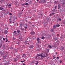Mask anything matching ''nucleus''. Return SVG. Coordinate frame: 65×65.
I'll list each match as a JSON object with an SVG mask.
<instances>
[{"instance_id":"obj_1","label":"nucleus","mask_w":65,"mask_h":65,"mask_svg":"<svg viewBox=\"0 0 65 65\" xmlns=\"http://www.w3.org/2000/svg\"><path fill=\"white\" fill-rule=\"evenodd\" d=\"M35 32L34 31H31L30 32V34L31 35H34Z\"/></svg>"},{"instance_id":"obj_2","label":"nucleus","mask_w":65,"mask_h":65,"mask_svg":"<svg viewBox=\"0 0 65 65\" xmlns=\"http://www.w3.org/2000/svg\"><path fill=\"white\" fill-rule=\"evenodd\" d=\"M42 54H39V56H40L41 57H42L43 58H44V57H46V56H45V55H44V56H43Z\"/></svg>"},{"instance_id":"obj_3","label":"nucleus","mask_w":65,"mask_h":65,"mask_svg":"<svg viewBox=\"0 0 65 65\" xmlns=\"http://www.w3.org/2000/svg\"><path fill=\"white\" fill-rule=\"evenodd\" d=\"M29 48H32L33 47V45H31L30 46H28Z\"/></svg>"},{"instance_id":"obj_4","label":"nucleus","mask_w":65,"mask_h":65,"mask_svg":"<svg viewBox=\"0 0 65 65\" xmlns=\"http://www.w3.org/2000/svg\"><path fill=\"white\" fill-rule=\"evenodd\" d=\"M24 43L25 44V45H26V44H27L28 43V42L27 41H26L25 42H24Z\"/></svg>"},{"instance_id":"obj_5","label":"nucleus","mask_w":65,"mask_h":65,"mask_svg":"<svg viewBox=\"0 0 65 65\" xmlns=\"http://www.w3.org/2000/svg\"><path fill=\"white\" fill-rule=\"evenodd\" d=\"M46 2V0H43L42 1V3H45Z\"/></svg>"},{"instance_id":"obj_6","label":"nucleus","mask_w":65,"mask_h":65,"mask_svg":"<svg viewBox=\"0 0 65 65\" xmlns=\"http://www.w3.org/2000/svg\"><path fill=\"white\" fill-rule=\"evenodd\" d=\"M7 30H5L4 31V33L5 34H7V32H8Z\"/></svg>"},{"instance_id":"obj_7","label":"nucleus","mask_w":65,"mask_h":65,"mask_svg":"<svg viewBox=\"0 0 65 65\" xmlns=\"http://www.w3.org/2000/svg\"><path fill=\"white\" fill-rule=\"evenodd\" d=\"M53 46L54 47H56L57 46V45L56 44H54Z\"/></svg>"},{"instance_id":"obj_8","label":"nucleus","mask_w":65,"mask_h":65,"mask_svg":"<svg viewBox=\"0 0 65 65\" xmlns=\"http://www.w3.org/2000/svg\"><path fill=\"white\" fill-rule=\"evenodd\" d=\"M47 46L49 48H51L52 47V46H51L50 45H48Z\"/></svg>"},{"instance_id":"obj_9","label":"nucleus","mask_w":65,"mask_h":65,"mask_svg":"<svg viewBox=\"0 0 65 65\" xmlns=\"http://www.w3.org/2000/svg\"><path fill=\"white\" fill-rule=\"evenodd\" d=\"M60 38L61 39H63V38H64V36H63V35H61L60 37Z\"/></svg>"},{"instance_id":"obj_10","label":"nucleus","mask_w":65,"mask_h":65,"mask_svg":"<svg viewBox=\"0 0 65 65\" xmlns=\"http://www.w3.org/2000/svg\"><path fill=\"white\" fill-rule=\"evenodd\" d=\"M54 3L55 4H58V1H55L54 2Z\"/></svg>"},{"instance_id":"obj_11","label":"nucleus","mask_w":65,"mask_h":65,"mask_svg":"<svg viewBox=\"0 0 65 65\" xmlns=\"http://www.w3.org/2000/svg\"><path fill=\"white\" fill-rule=\"evenodd\" d=\"M0 54L2 55H2H3V52H2L1 51L0 52Z\"/></svg>"},{"instance_id":"obj_12","label":"nucleus","mask_w":65,"mask_h":65,"mask_svg":"<svg viewBox=\"0 0 65 65\" xmlns=\"http://www.w3.org/2000/svg\"><path fill=\"white\" fill-rule=\"evenodd\" d=\"M17 32V31H14L13 32V34L14 35H17V34H16V32Z\"/></svg>"},{"instance_id":"obj_13","label":"nucleus","mask_w":65,"mask_h":65,"mask_svg":"<svg viewBox=\"0 0 65 65\" xmlns=\"http://www.w3.org/2000/svg\"><path fill=\"white\" fill-rule=\"evenodd\" d=\"M36 62H37V63H35V64H36V65H38V61H36Z\"/></svg>"},{"instance_id":"obj_14","label":"nucleus","mask_w":65,"mask_h":65,"mask_svg":"<svg viewBox=\"0 0 65 65\" xmlns=\"http://www.w3.org/2000/svg\"><path fill=\"white\" fill-rule=\"evenodd\" d=\"M54 14H55V13H52L50 14V16H52V15H54Z\"/></svg>"},{"instance_id":"obj_15","label":"nucleus","mask_w":65,"mask_h":65,"mask_svg":"<svg viewBox=\"0 0 65 65\" xmlns=\"http://www.w3.org/2000/svg\"><path fill=\"white\" fill-rule=\"evenodd\" d=\"M51 32H53H53H54V30L53 29H51Z\"/></svg>"},{"instance_id":"obj_16","label":"nucleus","mask_w":65,"mask_h":65,"mask_svg":"<svg viewBox=\"0 0 65 65\" xmlns=\"http://www.w3.org/2000/svg\"><path fill=\"white\" fill-rule=\"evenodd\" d=\"M4 42H3V40H2L1 41V43H3Z\"/></svg>"},{"instance_id":"obj_17","label":"nucleus","mask_w":65,"mask_h":65,"mask_svg":"<svg viewBox=\"0 0 65 65\" xmlns=\"http://www.w3.org/2000/svg\"><path fill=\"white\" fill-rule=\"evenodd\" d=\"M58 39V38H54V40L55 41H56V40H57Z\"/></svg>"},{"instance_id":"obj_18","label":"nucleus","mask_w":65,"mask_h":65,"mask_svg":"<svg viewBox=\"0 0 65 65\" xmlns=\"http://www.w3.org/2000/svg\"><path fill=\"white\" fill-rule=\"evenodd\" d=\"M53 29H56V27L55 26H54L53 27Z\"/></svg>"},{"instance_id":"obj_19","label":"nucleus","mask_w":65,"mask_h":65,"mask_svg":"<svg viewBox=\"0 0 65 65\" xmlns=\"http://www.w3.org/2000/svg\"><path fill=\"white\" fill-rule=\"evenodd\" d=\"M45 37H44L43 36L41 38V39H45Z\"/></svg>"},{"instance_id":"obj_20","label":"nucleus","mask_w":65,"mask_h":65,"mask_svg":"<svg viewBox=\"0 0 65 65\" xmlns=\"http://www.w3.org/2000/svg\"><path fill=\"white\" fill-rule=\"evenodd\" d=\"M20 31H21L19 30H17V32H18V33H20Z\"/></svg>"},{"instance_id":"obj_21","label":"nucleus","mask_w":65,"mask_h":65,"mask_svg":"<svg viewBox=\"0 0 65 65\" xmlns=\"http://www.w3.org/2000/svg\"><path fill=\"white\" fill-rule=\"evenodd\" d=\"M60 7H61L60 6V5H58V9H59V8H60Z\"/></svg>"},{"instance_id":"obj_22","label":"nucleus","mask_w":65,"mask_h":65,"mask_svg":"<svg viewBox=\"0 0 65 65\" xmlns=\"http://www.w3.org/2000/svg\"><path fill=\"white\" fill-rule=\"evenodd\" d=\"M59 21H61V18H59L58 19Z\"/></svg>"},{"instance_id":"obj_23","label":"nucleus","mask_w":65,"mask_h":65,"mask_svg":"<svg viewBox=\"0 0 65 65\" xmlns=\"http://www.w3.org/2000/svg\"><path fill=\"white\" fill-rule=\"evenodd\" d=\"M56 11V10L55 9H54L52 10V11H53V12H55Z\"/></svg>"},{"instance_id":"obj_24","label":"nucleus","mask_w":65,"mask_h":65,"mask_svg":"<svg viewBox=\"0 0 65 65\" xmlns=\"http://www.w3.org/2000/svg\"><path fill=\"white\" fill-rule=\"evenodd\" d=\"M39 57V54H37V56H36V58H37V57Z\"/></svg>"},{"instance_id":"obj_25","label":"nucleus","mask_w":65,"mask_h":65,"mask_svg":"<svg viewBox=\"0 0 65 65\" xmlns=\"http://www.w3.org/2000/svg\"><path fill=\"white\" fill-rule=\"evenodd\" d=\"M42 2L41 1L39 2V3H42Z\"/></svg>"},{"instance_id":"obj_26","label":"nucleus","mask_w":65,"mask_h":65,"mask_svg":"<svg viewBox=\"0 0 65 65\" xmlns=\"http://www.w3.org/2000/svg\"><path fill=\"white\" fill-rule=\"evenodd\" d=\"M2 9H3V8L0 7V10H2Z\"/></svg>"},{"instance_id":"obj_27","label":"nucleus","mask_w":65,"mask_h":65,"mask_svg":"<svg viewBox=\"0 0 65 65\" xmlns=\"http://www.w3.org/2000/svg\"><path fill=\"white\" fill-rule=\"evenodd\" d=\"M56 26H57V27H59V26H60V25L58 24L56 25Z\"/></svg>"},{"instance_id":"obj_28","label":"nucleus","mask_w":65,"mask_h":65,"mask_svg":"<svg viewBox=\"0 0 65 65\" xmlns=\"http://www.w3.org/2000/svg\"><path fill=\"white\" fill-rule=\"evenodd\" d=\"M28 4H29L28 3H26L25 4L26 5H28Z\"/></svg>"},{"instance_id":"obj_29","label":"nucleus","mask_w":65,"mask_h":65,"mask_svg":"<svg viewBox=\"0 0 65 65\" xmlns=\"http://www.w3.org/2000/svg\"><path fill=\"white\" fill-rule=\"evenodd\" d=\"M32 2L31 1H30V2H29V3H30V4H31V3H32Z\"/></svg>"},{"instance_id":"obj_30","label":"nucleus","mask_w":65,"mask_h":65,"mask_svg":"<svg viewBox=\"0 0 65 65\" xmlns=\"http://www.w3.org/2000/svg\"><path fill=\"white\" fill-rule=\"evenodd\" d=\"M8 6H11V4H7Z\"/></svg>"},{"instance_id":"obj_31","label":"nucleus","mask_w":65,"mask_h":65,"mask_svg":"<svg viewBox=\"0 0 65 65\" xmlns=\"http://www.w3.org/2000/svg\"><path fill=\"white\" fill-rule=\"evenodd\" d=\"M10 49H11V50H12V49H13V47H10Z\"/></svg>"},{"instance_id":"obj_32","label":"nucleus","mask_w":65,"mask_h":65,"mask_svg":"<svg viewBox=\"0 0 65 65\" xmlns=\"http://www.w3.org/2000/svg\"><path fill=\"white\" fill-rule=\"evenodd\" d=\"M37 41H39V38H37Z\"/></svg>"},{"instance_id":"obj_33","label":"nucleus","mask_w":65,"mask_h":65,"mask_svg":"<svg viewBox=\"0 0 65 65\" xmlns=\"http://www.w3.org/2000/svg\"><path fill=\"white\" fill-rule=\"evenodd\" d=\"M63 23L64 25L65 24V21H63Z\"/></svg>"},{"instance_id":"obj_34","label":"nucleus","mask_w":65,"mask_h":65,"mask_svg":"<svg viewBox=\"0 0 65 65\" xmlns=\"http://www.w3.org/2000/svg\"><path fill=\"white\" fill-rule=\"evenodd\" d=\"M62 4H63V5H65V3H64V2H63L62 3Z\"/></svg>"},{"instance_id":"obj_35","label":"nucleus","mask_w":65,"mask_h":65,"mask_svg":"<svg viewBox=\"0 0 65 65\" xmlns=\"http://www.w3.org/2000/svg\"><path fill=\"white\" fill-rule=\"evenodd\" d=\"M21 30L22 31H23L24 30V29L23 28H22V29H21Z\"/></svg>"},{"instance_id":"obj_36","label":"nucleus","mask_w":65,"mask_h":65,"mask_svg":"<svg viewBox=\"0 0 65 65\" xmlns=\"http://www.w3.org/2000/svg\"><path fill=\"white\" fill-rule=\"evenodd\" d=\"M50 18H48V19H47V21H48V20H50Z\"/></svg>"},{"instance_id":"obj_37","label":"nucleus","mask_w":65,"mask_h":65,"mask_svg":"<svg viewBox=\"0 0 65 65\" xmlns=\"http://www.w3.org/2000/svg\"><path fill=\"white\" fill-rule=\"evenodd\" d=\"M7 64L6 63H4V65H7Z\"/></svg>"},{"instance_id":"obj_38","label":"nucleus","mask_w":65,"mask_h":65,"mask_svg":"<svg viewBox=\"0 0 65 65\" xmlns=\"http://www.w3.org/2000/svg\"><path fill=\"white\" fill-rule=\"evenodd\" d=\"M32 27H34V25H32Z\"/></svg>"},{"instance_id":"obj_39","label":"nucleus","mask_w":65,"mask_h":65,"mask_svg":"<svg viewBox=\"0 0 65 65\" xmlns=\"http://www.w3.org/2000/svg\"><path fill=\"white\" fill-rule=\"evenodd\" d=\"M22 39V37H20L19 38V39Z\"/></svg>"},{"instance_id":"obj_40","label":"nucleus","mask_w":65,"mask_h":65,"mask_svg":"<svg viewBox=\"0 0 65 65\" xmlns=\"http://www.w3.org/2000/svg\"><path fill=\"white\" fill-rule=\"evenodd\" d=\"M62 50H64V47H62Z\"/></svg>"},{"instance_id":"obj_41","label":"nucleus","mask_w":65,"mask_h":65,"mask_svg":"<svg viewBox=\"0 0 65 65\" xmlns=\"http://www.w3.org/2000/svg\"><path fill=\"white\" fill-rule=\"evenodd\" d=\"M47 51H48V52H49V51H50V49H47Z\"/></svg>"},{"instance_id":"obj_42","label":"nucleus","mask_w":65,"mask_h":65,"mask_svg":"<svg viewBox=\"0 0 65 65\" xmlns=\"http://www.w3.org/2000/svg\"><path fill=\"white\" fill-rule=\"evenodd\" d=\"M59 34H58L57 35V37H59Z\"/></svg>"},{"instance_id":"obj_43","label":"nucleus","mask_w":65,"mask_h":65,"mask_svg":"<svg viewBox=\"0 0 65 65\" xmlns=\"http://www.w3.org/2000/svg\"><path fill=\"white\" fill-rule=\"evenodd\" d=\"M9 15H12V14L11 13H10V14H9Z\"/></svg>"},{"instance_id":"obj_44","label":"nucleus","mask_w":65,"mask_h":65,"mask_svg":"<svg viewBox=\"0 0 65 65\" xmlns=\"http://www.w3.org/2000/svg\"><path fill=\"white\" fill-rule=\"evenodd\" d=\"M57 6H55V9H56V8H57Z\"/></svg>"},{"instance_id":"obj_45","label":"nucleus","mask_w":65,"mask_h":65,"mask_svg":"<svg viewBox=\"0 0 65 65\" xmlns=\"http://www.w3.org/2000/svg\"><path fill=\"white\" fill-rule=\"evenodd\" d=\"M23 22H25V20H23Z\"/></svg>"},{"instance_id":"obj_46","label":"nucleus","mask_w":65,"mask_h":65,"mask_svg":"<svg viewBox=\"0 0 65 65\" xmlns=\"http://www.w3.org/2000/svg\"><path fill=\"white\" fill-rule=\"evenodd\" d=\"M13 39L14 40H15V38H14V37H13Z\"/></svg>"},{"instance_id":"obj_47","label":"nucleus","mask_w":65,"mask_h":65,"mask_svg":"<svg viewBox=\"0 0 65 65\" xmlns=\"http://www.w3.org/2000/svg\"><path fill=\"white\" fill-rule=\"evenodd\" d=\"M21 62H22V63H23V62H24V61H23L21 60Z\"/></svg>"},{"instance_id":"obj_48","label":"nucleus","mask_w":65,"mask_h":65,"mask_svg":"<svg viewBox=\"0 0 65 65\" xmlns=\"http://www.w3.org/2000/svg\"><path fill=\"white\" fill-rule=\"evenodd\" d=\"M32 38H33V39H34L35 38H33V37H33V36H32Z\"/></svg>"},{"instance_id":"obj_49","label":"nucleus","mask_w":65,"mask_h":65,"mask_svg":"<svg viewBox=\"0 0 65 65\" xmlns=\"http://www.w3.org/2000/svg\"><path fill=\"white\" fill-rule=\"evenodd\" d=\"M62 61H61V60H60V63H62Z\"/></svg>"},{"instance_id":"obj_50","label":"nucleus","mask_w":65,"mask_h":65,"mask_svg":"<svg viewBox=\"0 0 65 65\" xmlns=\"http://www.w3.org/2000/svg\"><path fill=\"white\" fill-rule=\"evenodd\" d=\"M57 59H59V57L58 56L57 57Z\"/></svg>"},{"instance_id":"obj_51","label":"nucleus","mask_w":65,"mask_h":65,"mask_svg":"<svg viewBox=\"0 0 65 65\" xmlns=\"http://www.w3.org/2000/svg\"><path fill=\"white\" fill-rule=\"evenodd\" d=\"M7 41H8V40L7 39L6 40V42H7Z\"/></svg>"},{"instance_id":"obj_52","label":"nucleus","mask_w":65,"mask_h":65,"mask_svg":"<svg viewBox=\"0 0 65 65\" xmlns=\"http://www.w3.org/2000/svg\"><path fill=\"white\" fill-rule=\"evenodd\" d=\"M27 27H25V29H27Z\"/></svg>"},{"instance_id":"obj_53","label":"nucleus","mask_w":65,"mask_h":65,"mask_svg":"<svg viewBox=\"0 0 65 65\" xmlns=\"http://www.w3.org/2000/svg\"><path fill=\"white\" fill-rule=\"evenodd\" d=\"M46 56H47L48 55H47V53H46Z\"/></svg>"},{"instance_id":"obj_54","label":"nucleus","mask_w":65,"mask_h":65,"mask_svg":"<svg viewBox=\"0 0 65 65\" xmlns=\"http://www.w3.org/2000/svg\"><path fill=\"white\" fill-rule=\"evenodd\" d=\"M42 14H41L40 15H41V16H42Z\"/></svg>"},{"instance_id":"obj_55","label":"nucleus","mask_w":65,"mask_h":65,"mask_svg":"<svg viewBox=\"0 0 65 65\" xmlns=\"http://www.w3.org/2000/svg\"><path fill=\"white\" fill-rule=\"evenodd\" d=\"M64 37V38H65V36L64 35L63 36V38Z\"/></svg>"},{"instance_id":"obj_56","label":"nucleus","mask_w":65,"mask_h":65,"mask_svg":"<svg viewBox=\"0 0 65 65\" xmlns=\"http://www.w3.org/2000/svg\"><path fill=\"white\" fill-rule=\"evenodd\" d=\"M7 42H9V41H8H8H7Z\"/></svg>"},{"instance_id":"obj_57","label":"nucleus","mask_w":65,"mask_h":65,"mask_svg":"<svg viewBox=\"0 0 65 65\" xmlns=\"http://www.w3.org/2000/svg\"><path fill=\"white\" fill-rule=\"evenodd\" d=\"M28 55H29V57H30V54H28Z\"/></svg>"},{"instance_id":"obj_58","label":"nucleus","mask_w":65,"mask_h":65,"mask_svg":"<svg viewBox=\"0 0 65 65\" xmlns=\"http://www.w3.org/2000/svg\"><path fill=\"white\" fill-rule=\"evenodd\" d=\"M3 40H5V38H3Z\"/></svg>"},{"instance_id":"obj_59","label":"nucleus","mask_w":65,"mask_h":65,"mask_svg":"<svg viewBox=\"0 0 65 65\" xmlns=\"http://www.w3.org/2000/svg\"><path fill=\"white\" fill-rule=\"evenodd\" d=\"M11 22H12V21H10V23H11Z\"/></svg>"},{"instance_id":"obj_60","label":"nucleus","mask_w":65,"mask_h":65,"mask_svg":"<svg viewBox=\"0 0 65 65\" xmlns=\"http://www.w3.org/2000/svg\"><path fill=\"white\" fill-rule=\"evenodd\" d=\"M2 44H3V43H1V45L2 46Z\"/></svg>"},{"instance_id":"obj_61","label":"nucleus","mask_w":65,"mask_h":65,"mask_svg":"<svg viewBox=\"0 0 65 65\" xmlns=\"http://www.w3.org/2000/svg\"><path fill=\"white\" fill-rule=\"evenodd\" d=\"M25 54H23V56H25Z\"/></svg>"},{"instance_id":"obj_62","label":"nucleus","mask_w":65,"mask_h":65,"mask_svg":"<svg viewBox=\"0 0 65 65\" xmlns=\"http://www.w3.org/2000/svg\"><path fill=\"white\" fill-rule=\"evenodd\" d=\"M2 2H3V1H2V0L1 1H0V2H1V3Z\"/></svg>"},{"instance_id":"obj_63","label":"nucleus","mask_w":65,"mask_h":65,"mask_svg":"<svg viewBox=\"0 0 65 65\" xmlns=\"http://www.w3.org/2000/svg\"><path fill=\"white\" fill-rule=\"evenodd\" d=\"M17 44H20V43H17Z\"/></svg>"},{"instance_id":"obj_64","label":"nucleus","mask_w":65,"mask_h":65,"mask_svg":"<svg viewBox=\"0 0 65 65\" xmlns=\"http://www.w3.org/2000/svg\"><path fill=\"white\" fill-rule=\"evenodd\" d=\"M25 65V64H23V65Z\"/></svg>"}]
</instances>
